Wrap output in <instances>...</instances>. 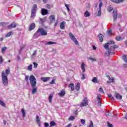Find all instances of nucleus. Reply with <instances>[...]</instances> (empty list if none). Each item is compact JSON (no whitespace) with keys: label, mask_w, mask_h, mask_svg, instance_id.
<instances>
[{"label":"nucleus","mask_w":127,"mask_h":127,"mask_svg":"<svg viewBox=\"0 0 127 127\" xmlns=\"http://www.w3.org/2000/svg\"><path fill=\"white\" fill-rule=\"evenodd\" d=\"M1 77H2V83L4 86H7L8 85V79L7 76L5 75L4 71H2L1 72Z\"/></svg>","instance_id":"nucleus-1"},{"label":"nucleus","mask_w":127,"mask_h":127,"mask_svg":"<svg viewBox=\"0 0 127 127\" xmlns=\"http://www.w3.org/2000/svg\"><path fill=\"white\" fill-rule=\"evenodd\" d=\"M30 83L31 87H35L36 86V78L33 75H30L29 77Z\"/></svg>","instance_id":"nucleus-2"},{"label":"nucleus","mask_w":127,"mask_h":127,"mask_svg":"<svg viewBox=\"0 0 127 127\" xmlns=\"http://www.w3.org/2000/svg\"><path fill=\"white\" fill-rule=\"evenodd\" d=\"M68 36L69 38H70V39H71V40L74 42L75 45H79V42H78L77 39L76 38L75 36H74V35L72 34V33H69Z\"/></svg>","instance_id":"nucleus-3"},{"label":"nucleus","mask_w":127,"mask_h":127,"mask_svg":"<svg viewBox=\"0 0 127 127\" xmlns=\"http://www.w3.org/2000/svg\"><path fill=\"white\" fill-rule=\"evenodd\" d=\"M89 105V101H88V99L85 97L83 100L82 103L79 105L80 108H83V107H87Z\"/></svg>","instance_id":"nucleus-4"},{"label":"nucleus","mask_w":127,"mask_h":127,"mask_svg":"<svg viewBox=\"0 0 127 127\" xmlns=\"http://www.w3.org/2000/svg\"><path fill=\"white\" fill-rule=\"evenodd\" d=\"M36 8H37V5L34 4L32 8L31 17H33L34 16V14L36 13Z\"/></svg>","instance_id":"nucleus-5"},{"label":"nucleus","mask_w":127,"mask_h":127,"mask_svg":"<svg viewBox=\"0 0 127 127\" xmlns=\"http://www.w3.org/2000/svg\"><path fill=\"white\" fill-rule=\"evenodd\" d=\"M39 31H40V33L42 36H46L47 35V32L45 31V30L43 28H39Z\"/></svg>","instance_id":"nucleus-6"},{"label":"nucleus","mask_w":127,"mask_h":127,"mask_svg":"<svg viewBox=\"0 0 127 127\" xmlns=\"http://www.w3.org/2000/svg\"><path fill=\"white\" fill-rule=\"evenodd\" d=\"M119 47V46L115 45L114 46V47H111L108 50V54L110 55L111 53H113L114 52V50L116 49V48H118Z\"/></svg>","instance_id":"nucleus-7"},{"label":"nucleus","mask_w":127,"mask_h":127,"mask_svg":"<svg viewBox=\"0 0 127 127\" xmlns=\"http://www.w3.org/2000/svg\"><path fill=\"white\" fill-rule=\"evenodd\" d=\"M113 16L114 17V21H116L117 18H118V11L117 10H113Z\"/></svg>","instance_id":"nucleus-8"},{"label":"nucleus","mask_w":127,"mask_h":127,"mask_svg":"<svg viewBox=\"0 0 127 127\" xmlns=\"http://www.w3.org/2000/svg\"><path fill=\"white\" fill-rule=\"evenodd\" d=\"M39 29H38L37 32L34 34L33 37L34 38H37V37H39V36H41L40 34V31H39Z\"/></svg>","instance_id":"nucleus-9"},{"label":"nucleus","mask_w":127,"mask_h":127,"mask_svg":"<svg viewBox=\"0 0 127 127\" xmlns=\"http://www.w3.org/2000/svg\"><path fill=\"white\" fill-rule=\"evenodd\" d=\"M36 122L39 127H41V123L40 122V118L39 116H37L36 117Z\"/></svg>","instance_id":"nucleus-10"},{"label":"nucleus","mask_w":127,"mask_h":127,"mask_svg":"<svg viewBox=\"0 0 127 127\" xmlns=\"http://www.w3.org/2000/svg\"><path fill=\"white\" fill-rule=\"evenodd\" d=\"M41 14L42 15H46V14H48V10L45 8L41 9Z\"/></svg>","instance_id":"nucleus-11"},{"label":"nucleus","mask_w":127,"mask_h":127,"mask_svg":"<svg viewBox=\"0 0 127 127\" xmlns=\"http://www.w3.org/2000/svg\"><path fill=\"white\" fill-rule=\"evenodd\" d=\"M49 19H50L51 23H52L55 20V15H51L49 17Z\"/></svg>","instance_id":"nucleus-12"},{"label":"nucleus","mask_w":127,"mask_h":127,"mask_svg":"<svg viewBox=\"0 0 127 127\" xmlns=\"http://www.w3.org/2000/svg\"><path fill=\"white\" fill-rule=\"evenodd\" d=\"M81 68L82 73H85V72L86 71V67H85V63H81Z\"/></svg>","instance_id":"nucleus-13"},{"label":"nucleus","mask_w":127,"mask_h":127,"mask_svg":"<svg viewBox=\"0 0 127 127\" xmlns=\"http://www.w3.org/2000/svg\"><path fill=\"white\" fill-rule=\"evenodd\" d=\"M66 24V22L63 21L61 23L60 25V27L61 29H65V25Z\"/></svg>","instance_id":"nucleus-14"},{"label":"nucleus","mask_w":127,"mask_h":127,"mask_svg":"<svg viewBox=\"0 0 127 127\" xmlns=\"http://www.w3.org/2000/svg\"><path fill=\"white\" fill-rule=\"evenodd\" d=\"M14 27H16V24L14 22L12 23L8 26V29H11V28H14Z\"/></svg>","instance_id":"nucleus-15"},{"label":"nucleus","mask_w":127,"mask_h":127,"mask_svg":"<svg viewBox=\"0 0 127 127\" xmlns=\"http://www.w3.org/2000/svg\"><path fill=\"white\" fill-rule=\"evenodd\" d=\"M112 2L115 3H121V2H124L125 0H110Z\"/></svg>","instance_id":"nucleus-16"},{"label":"nucleus","mask_w":127,"mask_h":127,"mask_svg":"<svg viewBox=\"0 0 127 127\" xmlns=\"http://www.w3.org/2000/svg\"><path fill=\"white\" fill-rule=\"evenodd\" d=\"M35 28V23H33L31 24L29 28V31H31V30L34 29Z\"/></svg>","instance_id":"nucleus-17"},{"label":"nucleus","mask_w":127,"mask_h":127,"mask_svg":"<svg viewBox=\"0 0 127 127\" xmlns=\"http://www.w3.org/2000/svg\"><path fill=\"white\" fill-rule=\"evenodd\" d=\"M115 96L117 100H122L123 99V96L119 93H115Z\"/></svg>","instance_id":"nucleus-18"},{"label":"nucleus","mask_w":127,"mask_h":127,"mask_svg":"<svg viewBox=\"0 0 127 127\" xmlns=\"http://www.w3.org/2000/svg\"><path fill=\"white\" fill-rule=\"evenodd\" d=\"M65 90L63 89L62 90H61V91L59 93V96H60V97H64V96H65Z\"/></svg>","instance_id":"nucleus-19"},{"label":"nucleus","mask_w":127,"mask_h":127,"mask_svg":"<svg viewBox=\"0 0 127 127\" xmlns=\"http://www.w3.org/2000/svg\"><path fill=\"white\" fill-rule=\"evenodd\" d=\"M32 94L34 95V94H35L36 92H37V87H36V86L32 87Z\"/></svg>","instance_id":"nucleus-20"},{"label":"nucleus","mask_w":127,"mask_h":127,"mask_svg":"<svg viewBox=\"0 0 127 127\" xmlns=\"http://www.w3.org/2000/svg\"><path fill=\"white\" fill-rule=\"evenodd\" d=\"M68 88H71V91H73L75 89V86H74V83H71L68 85Z\"/></svg>","instance_id":"nucleus-21"},{"label":"nucleus","mask_w":127,"mask_h":127,"mask_svg":"<svg viewBox=\"0 0 127 127\" xmlns=\"http://www.w3.org/2000/svg\"><path fill=\"white\" fill-rule=\"evenodd\" d=\"M103 37L104 35H103V34H100L99 35H98V38L100 42H103V41H104Z\"/></svg>","instance_id":"nucleus-22"},{"label":"nucleus","mask_w":127,"mask_h":127,"mask_svg":"<svg viewBox=\"0 0 127 127\" xmlns=\"http://www.w3.org/2000/svg\"><path fill=\"white\" fill-rule=\"evenodd\" d=\"M107 77L109 80L107 81L108 83H114V81H115V79L114 78H111V77L109 75Z\"/></svg>","instance_id":"nucleus-23"},{"label":"nucleus","mask_w":127,"mask_h":127,"mask_svg":"<svg viewBox=\"0 0 127 127\" xmlns=\"http://www.w3.org/2000/svg\"><path fill=\"white\" fill-rule=\"evenodd\" d=\"M57 42H47V43H46L45 44V45H52L53 44H57Z\"/></svg>","instance_id":"nucleus-24"},{"label":"nucleus","mask_w":127,"mask_h":127,"mask_svg":"<svg viewBox=\"0 0 127 127\" xmlns=\"http://www.w3.org/2000/svg\"><path fill=\"white\" fill-rule=\"evenodd\" d=\"M50 77H42L41 79L43 82H47V81H49L50 80Z\"/></svg>","instance_id":"nucleus-25"},{"label":"nucleus","mask_w":127,"mask_h":127,"mask_svg":"<svg viewBox=\"0 0 127 127\" xmlns=\"http://www.w3.org/2000/svg\"><path fill=\"white\" fill-rule=\"evenodd\" d=\"M92 81L93 83H95L96 84L99 83V80H98V78L96 77H93Z\"/></svg>","instance_id":"nucleus-26"},{"label":"nucleus","mask_w":127,"mask_h":127,"mask_svg":"<svg viewBox=\"0 0 127 127\" xmlns=\"http://www.w3.org/2000/svg\"><path fill=\"white\" fill-rule=\"evenodd\" d=\"M10 73V70L9 69V67H8V69L5 70V72H4L5 76H7Z\"/></svg>","instance_id":"nucleus-27"},{"label":"nucleus","mask_w":127,"mask_h":127,"mask_svg":"<svg viewBox=\"0 0 127 127\" xmlns=\"http://www.w3.org/2000/svg\"><path fill=\"white\" fill-rule=\"evenodd\" d=\"M21 112L22 113L23 118H25V116H26V113H25V110H24V109H21Z\"/></svg>","instance_id":"nucleus-28"},{"label":"nucleus","mask_w":127,"mask_h":127,"mask_svg":"<svg viewBox=\"0 0 127 127\" xmlns=\"http://www.w3.org/2000/svg\"><path fill=\"white\" fill-rule=\"evenodd\" d=\"M84 15L85 16V17H89V16H90V15H91V14H90V12L88 11H86L84 12Z\"/></svg>","instance_id":"nucleus-29"},{"label":"nucleus","mask_w":127,"mask_h":127,"mask_svg":"<svg viewBox=\"0 0 127 127\" xmlns=\"http://www.w3.org/2000/svg\"><path fill=\"white\" fill-rule=\"evenodd\" d=\"M107 34L108 35V36H111L112 34H113V31L111 29H109L107 31Z\"/></svg>","instance_id":"nucleus-30"},{"label":"nucleus","mask_w":127,"mask_h":127,"mask_svg":"<svg viewBox=\"0 0 127 127\" xmlns=\"http://www.w3.org/2000/svg\"><path fill=\"white\" fill-rule=\"evenodd\" d=\"M8 24V23H5V22H0V26H3V27H6V25Z\"/></svg>","instance_id":"nucleus-31"},{"label":"nucleus","mask_w":127,"mask_h":127,"mask_svg":"<svg viewBox=\"0 0 127 127\" xmlns=\"http://www.w3.org/2000/svg\"><path fill=\"white\" fill-rule=\"evenodd\" d=\"M37 54V50H36L34 51L33 53L31 56V58H33V57H35Z\"/></svg>","instance_id":"nucleus-32"},{"label":"nucleus","mask_w":127,"mask_h":127,"mask_svg":"<svg viewBox=\"0 0 127 127\" xmlns=\"http://www.w3.org/2000/svg\"><path fill=\"white\" fill-rule=\"evenodd\" d=\"M75 90L79 91L80 90V82H78L75 86Z\"/></svg>","instance_id":"nucleus-33"},{"label":"nucleus","mask_w":127,"mask_h":127,"mask_svg":"<svg viewBox=\"0 0 127 127\" xmlns=\"http://www.w3.org/2000/svg\"><path fill=\"white\" fill-rule=\"evenodd\" d=\"M56 125H57L56 123H55L54 121H52L50 122V127H54L56 126Z\"/></svg>","instance_id":"nucleus-34"},{"label":"nucleus","mask_w":127,"mask_h":127,"mask_svg":"<svg viewBox=\"0 0 127 127\" xmlns=\"http://www.w3.org/2000/svg\"><path fill=\"white\" fill-rule=\"evenodd\" d=\"M53 99V95L50 94L49 97V103H52V99Z\"/></svg>","instance_id":"nucleus-35"},{"label":"nucleus","mask_w":127,"mask_h":127,"mask_svg":"<svg viewBox=\"0 0 127 127\" xmlns=\"http://www.w3.org/2000/svg\"><path fill=\"white\" fill-rule=\"evenodd\" d=\"M123 38L121 36H117L116 37V40H117V41H121V40H123Z\"/></svg>","instance_id":"nucleus-36"},{"label":"nucleus","mask_w":127,"mask_h":127,"mask_svg":"<svg viewBox=\"0 0 127 127\" xmlns=\"http://www.w3.org/2000/svg\"><path fill=\"white\" fill-rule=\"evenodd\" d=\"M27 70H29V71H32V64H30L28 66Z\"/></svg>","instance_id":"nucleus-37"},{"label":"nucleus","mask_w":127,"mask_h":127,"mask_svg":"<svg viewBox=\"0 0 127 127\" xmlns=\"http://www.w3.org/2000/svg\"><path fill=\"white\" fill-rule=\"evenodd\" d=\"M101 99H102V95L101 94H99L97 97V101H101Z\"/></svg>","instance_id":"nucleus-38"},{"label":"nucleus","mask_w":127,"mask_h":127,"mask_svg":"<svg viewBox=\"0 0 127 127\" xmlns=\"http://www.w3.org/2000/svg\"><path fill=\"white\" fill-rule=\"evenodd\" d=\"M89 60H91L92 62H95L97 61V60L95 58H93L92 57H89Z\"/></svg>","instance_id":"nucleus-39"},{"label":"nucleus","mask_w":127,"mask_h":127,"mask_svg":"<svg viewBox=\"0 0 127 127\" xmlns=\"http://www.w3.org/2000/svg\"><path fill=\"white\" fill-rule=\"evenodd\" d=\"M74 120H75V117L74 116H70L68 119V121H74Z\"/></svg>","instance_id":"nucleus-40"},{"label":"nucleus","mask_w":127,"mask_h":127,"mask_svg":"<svg viewBox=\"0 0 127 127\" xmlns=\"http://www.w3.org/2000/svg\"><path fill=\"white\" fill-rule=\"evenodd\" d=\"M101 13H102L101 9H99L98 11V14H97L98 16H101Z\"/></svg>","instance_id":"nucleus-41"},{"label":"nucleus","mask_w":127,"mask_h":127,"mask_svg":"<svg viewBox=\"0 0 127 127\" xmlns=\"http://www.w3.org/2000/svg\"><path fill=\"white\" fill-rule=\"evenodd\" d=\"M107 44H108V45H112V44H115V41H109L108 43H107Z\"/></svg>","instance_id":"nucleus-42"},{"label":"nucleus","mask_w":127,"mask_h":127,"mask_svg":"<svg viewBox=\"0 0 127 127\" xmlns=\"http://www.w3.org/2000/svg\"><path fill=\"white\" fill-rule=\"evenodd\" d=\"M6 50V47H4L2 48L1 49V53H4V52Z\"/></svg>","instance_id":"nucleus-43"},{"label":"nucleus","mask_w":127,"mask_h":127,"mask_svg":"<svg viewBox=\"0 0 127 127\" xmlns=\"http://www.w3.org/2000/svg\"><path fill=\"white\" fill-rule=\"evenodd\" d=\"M65 7H66L67 9V11H70V8H69V5L68 4H65Z\"/></svg>","instance_id":"nucleus-44"},{"label":"nucleus","mask_w":127,"mask_h":127,"mask_svg":"<svg viewBox=\"0 0 127 127\" xmlns=\"http://www.w3.org/2000/svg\"><path fill=\"white\" fill-rule=\"evenodd\" d=\"M108 97L110 98V99H111L112 101H115V98H114V97L112 96V95L108 94Z\"/></svg>","instance_id":"nucleus-45"},{"label":"nucleus","mask_w":127,"mask_h":127,"mask_svg":"<svg viewBox=\"0 0 127 127\" xmlns=\"http://www.w3.org/2000/svg\"><path fill=\"white\" fill-rule=\"evenodd\" d=\"M0 105H1L2 107H5V104L1 100H0Z\"/></svg>","instance_id":"nucleus-46"},{"label":"nucleus","mask_w":127,"mask_h":127,"mask_svg":"<svg viewBox=\"0 0 127 127\" xmlns=\"http://www.w3.org/2000/svg\"><path fill=\"white\" fill-rule=\"evenodd\" d=\"M11 34H12V32H10L6 35L5 37H9V36H10V35H11Z\"/></svg>","instance_id":"nucleus-47"},{"label":"nucleus","mask_w":127,"mask_h":127,"mask_svg":"<svg viewBox=\"0 0 127 127\" xmlns=\"http://www.w3.org/2000/svg\"><path fill=\"white\" fill-rule=\"evenodd\" d=\"M102 6H103V2H100L99 5V9H101Z\"/></svg>","instance_id":"nucleus-48"},{"label":"nucleus","mask_w":127,"mask_h":127,"mask_svg":"<svg viewBox=\"0 0 127 127\" xmlns=\"http://www.w3.org/2000/svg\"><path fill=\"white\" fill-rule=\"evenodd\" d=\"M33 64L34 66V68H36V67L38 66V64L35 62L33 63Z\"/></svg>","instance_id":"nucleus-49"},{"label":"nucleus","mask_w":127,"mask_h":127,"mask_svg":"<svg viewBox=\"0 0 127 127\" xmlns=\"http://www.w3.org/2000/svg\"><path fill=\"white\" fill-rule=\"evenodd\" d=\"M99 92L101 93H103V94H105V92H104V89L102 87L99 88Z\"/></svg>","instance_id":"nucleus-50"},{"label":"nucleus","mask_w":127,"mask_h":127,"mask_svg":"<svg viewBox=\"0 0 127 127\" xmlns=\"http://www.w3.org/2000/svg\"><path fill=\"white\" fill-rule=\"evenodd\" d=\"M109 44H105V45H104V48H105V49H106V50H108V49H109Z\"/></svg>","instance_id":"nucleus-51"},{"label":"nucleus","mask_w":127,"mask_h":127,"mask_svg":"<svg viewBox=\"0 0 127 127\" xmlns=\"http://www.w3.org/2000/svg\"><path fill=\"white\" fill-rule=\"evenodd\" d=\"M46 7L48 9H50V8H51V6L49 4H47V5H46Z\"/></svg>","instance_id":"nucleus-52"},{"label":"nucleus","mask_w":127,"mask_h":127,"mask_svg":"<svg viewBox=\"0 0 127 127\" xmlns=\"http://www.w3.org/2000/svg\"><path fill=\"white\" fill-rule=\"evenodd\" d=\"M80 122L82 125H85V123H86V121H85L84 119H81Z\"/></svg>","instance_id":"nucleus-53"},{"label":"nucleus","mask_w":127,"mask_h":127,"mask_svg":"<svg viewBox=\"0 0 127 127\" xmlns=\"http://www.w3.org/2000/svg\"><path fill=\"white\" fill-rule=\"evenodd\" d=\"M3 62V59H2V57L0 56V64H1Z\"/></svg>","instance_id":"nucleus-54"},{"label":"nucleus","mask_w":127,"mask_h":127,"mask_svg":"<svg viewBox=\"0 0 127 127\" xmlns=\"http://www.w3.org/2000/svg\"><path fill=\"white\" fill-rule=\"evenodd\" d=\"M107 126L108 127H113V125L111 124L109 122H107Z\"/></svg>","instance_id":"nucleus-55"},{"label":"nucleus","mask_w":127,"mask_h":127,"mask_svg":"<svg viewBox=\"0 0 127 127\" xmlns=\"http://www.w3.org/2000/svg\"><path fill=\"white\" fill-rule=\"evenodd\" d=\"M89 127H94V124H93L92 121H90V124Z\"/></svg>","instance_id":"nucleus-56"},{"label":"nucleus","mask_w":127,"mask_h":127,"mask_svg":"<svg viewBox=\"0 0 127 127\" xmlns=\"http://www.w3.org/2000/svg\"><path fill=\"white\" fill-rule=\"evenodd\" d=\"M50 84L53 85V84H55V80L53 79L51 82H50Z\"/></svg>","instance_id":"nucleus-57"},{"label":"nucleus","mask_w":127,"mask_h":127,"mask_svg":"<svg viewBox=\"0 0 127 127\" xmlns=\"http://www.w3.org/2000/svg\"><path fill=\"white\" fill-rule=\"evenodd\" d=\"M28 79H29V76H26L25 78V80L26 82L28 81Z\"/></svg>","instance_id":"nucleus-58"},{"label":"nucleus","mask_w":127,"mask_h":127,"mask_svg":"<svg viewBox=\"0 0 127 127\" xmlns=\"http://www.w3.org/2000/svg\"><path fill=\"white\" fill-rule=\"evenodd\" d=\"M85 78H86V77H85V74L83 73V74H82V77H81V79H82V80H85Z\"/></svg>","instance_id":"nucleus-59"},{"label":"nucleus","mask_w":127,"mask_h":127,"mask_svg":"<svg viewBox=\"0 0 127 127\" xmlns=\"http://www.w3.org/2000/svg\"><path fill=\"white\" fill-rule=\"evenodd\" d=\"M44 125H45V127H49V124H48L47 123H45Z\"/></svg>","instance_id":"nucleus-60"},{"label":"nucleus","mask_w":127,"mask_h":127,"mask_svg":"<svg viewBox=\"0 0 127 127\" xmlns=\"http://www.w3.org/2000/svg\"><path fill=\"white\" fill-rule=\"evenodd\" d=\"M112 10H113V7H110L108 9V11H110V12H111Z\"/></svg>","instance_id":"nucleus-61"},{"label":"nucleus","mask_w":127,"mask_h":127,"mask_svg":"<svg viewBox=\"0 0 127 127\" xmlns=\"http://www.w3.org/2000/svg\"><path fill=\"white\" fill-rule=\"evenodd\" d=\"M98 106H101L102 103L101 102V101H98Z\"/></svg>","instance_id":"nucleus-62"},{"label":"nucleus","mask_w":127,"mask_h":127,"mask_svg":"<svg viewBox=\"0 0 127 127\" xmlns=\"http://www.w3.org/2000/svg\"><path fill=\"white\" fill-rule=\"evenodd\" d=\"M40 20L41 23H43V22H44V20L42 18H40Z\"/></svg>","instance_id":"nucleus-63"},{"label":"nucleus","mask_w":127,"mask_h":127,"mask_svg":"<svg viewBox=\"0 0 127 127\" xmlns=\"http://www.w3.org/2000/svg\"><path fill=\"white\" fill-rule=\"evenodd\" d=\"M59 21L57 20L55 24V26H57V24H58Z\"/></svg>","instance_id":"nucleus-64"}]
</instances>
